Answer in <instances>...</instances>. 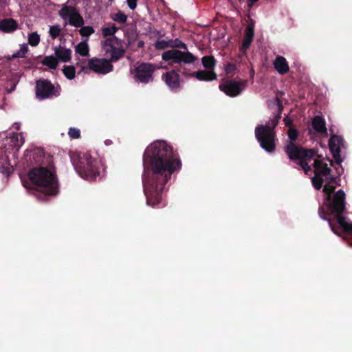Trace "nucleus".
Masks as SVG:
<instances>
[{"label": "nucleus", "mask_w": 352, "mask_h": 352, "mask_svg": "<svg viewBox=\"0 0 352 352\" xmlns=\"http://www.w3.org/2000/svg\"><path fill=\"white\" fill-rule=\"evenodd\" d=\"M181 166H182V162L179 158H177V171L181 168Z\"/></svg>", "instance_id": "nucleus-48"}, {"label": "nucleus", "mask_w": 352, "mask_h": 352, "mask_svg": "<svg viewBox=\"0 0 352 352\" xmlns=\"http://www.w3.org/2000/svg\"><path fill=\"white\" fill-rule=\"evenodd\" d=\"M68 134L72 138H79L80 137V130L76 128H70Z\"/></svg>", "instance_id": "nucleus-41"}, {"label": "nucleus", "mask_w": 352, "mask_h": 352, "mask_svg": "<svg viewBox=\"0 0 352 352\" xmlns=\"http://www.w3.org/2000/svg\"><path fill=\"white\" fill-rule=\"evenodd\" d=\"M102 47L105 55H109L108 59L111 63L117 62L124 57L126 49L123 46V41L117 36L109 37L102 42Z\"/></svg>", "instance_id": "nucleus-6"}, {"label": "nucleus", "mask_w": 352, "mask_h": 352, "mask_svg": "<svg viewBox=\"0 0 352 352\" xmlns=\"http://www.w3.org/2000/svg\"><path fill=\"white\" fill-rule=\"evenodd\" d=\"M255 137L261 147L267 153L276 149V133L268 126L258 125L255 129Z\"/></svg>", "instance_id": "nucleus-7"}, {"label": "nucleus", "mask_w": 352, "mask_h": 352, "mask_svg": "<svg viewBox=\"0 0 352 352\" xmlns=\"http://www.w3.org/2000/svg\"><path fill=\"white\" fill-rule=\"evenodd\" d=\"M155 66L148 63H142L136 67L131 73L136 82L147 84L153 80Z\"/></svg>", "instance_id": "nucleus-11"}, {"label": "nucleus", "mask_w": 352, "mask_h": 352, "mask_svg": "<svg viewBox=\"0 0 352 352\" xmlns=\"http://www.w3.org/2000/svg\"><path fill=\"white\" fill-rule=\"evenodd\" d=\"M111 18L114 21L121 24H124L127 21V16L120 10L116 13L112 14Z\"/></svg>", "instance_id": "nucleus-29"}, {"label": "nucleus", "mask_w": 352, "mask_h": 352, "mask_svg": "<svg viewBox=\"0 0 352 352\" xmlns=\"http://www.w3.org/2000/svg\"><path fill=\"white\" fill-rule=\"evenodd\" d=\"M179 49H183L184 50V51H188L186 45L177 38V50Z\"/></svg>", "instance_id": "nucleus-44"}, {"label": "nucleus", "mask_w": 352, "mask_h": 352, "mask_svg": "<svg viewBox=\"0 0 352 352\" xmlns=\"http://www.w3.org/2000/svg\"><path fill=\"white\" fill-rule=\"evenodd\" d=\"M204 67L209 71H214L216 60L213 56H205L201 58Z\"/></svg>", "instance_id": "nucleus-25"}, {"label": "nucleus", "mask_w": 352, "mask_h": 352, "mask_svg": "<svg viewBox=\"0 0 352 352\" xmlns=\"http://www.w3.org/2000/svg\"><path fill=\"white\" fill-rule=\"evenodd\" d=\"M40 42V36L36 32L29 34L28 43L32 46H36Z\"/></svg>", "instance_id": "nucleus-34"}, {"label": "nucleus", "mask_w": 352, "mask_h": 352, "mask_svg": "<svg viewBox=\"0 0 352 352\" xmlns=\"http://www.w3.org/2000/svg\"><path fill=\"white\" fill-rule=\"evenodd\" d=\"M59 15L65 20L68 18L69 25L76 28H80L84 25L82 16L74 6L64 5L59 10Z\"/></svg>", "instance_id": "nucleus-12"}, {"label": "nucleus", "mask_w": 352, "mask_h": 352, "mask_svg": "<svg viewBox=\"0 0 352 352\" xmlns=\"http://www.w3.org/2000/svg\"><path fill=\"white\" fill-rule=\"evenodd\" d=\"M342 144L343 139L342 137L337 135H331L329 140V150L333 155L336 163L339 166H341V163L343 161L340 156V149Z\"/></svg>", "instance_id": "nucleus-15"}, {"label": "nucleus", "mask_w": 352, "mask_h": 352, "mask_svg": "<svg viewBox=\"0 0 352 352\" xmlns=\"http://www.w3.org/2000/svg\"><path fill=\"white\" fill-rule=\"evenodd\" d=\"M176 45H171L172 50L164 52L162 54V59L168 61L170 60L172 63H176Z\"/></svg>", "instance_id": "nucleus-27"}, {"label": "nucleus", "mask_w": 352, "mask_h": 352, "mask_svg": "<svg viewBox=\"0 0 352 352\" xmlns=\"http://www.w3.org/2000/svg\"><path fill=\"white\" fill-rule=\"evenodd\" d=\"M314 176L311 178L313 186L316 190H320L323 186L325 179L331 175V170L324 162V158L321 155L320 157H316L313 163Z\"/></svg>", "instance_id": "nucleus-8"}, {"label": "nucleus", "mask_w": 352, "mask_h": 352, "mask_svg": "<svg viewBox=\"0 0 352 352\" xmlns=\"http://www.w3.org/2000/svg\"><path fill=\"white\" fill-rule=\"evenodd\" d=\"M43 65L49 67L52 69H56L58 66V60L53 56H47L41 61Z\"/></svg>", "instance_id": "nucleus-26"}, {"label": "nucleus", "mask_w": 352, "mask_h": 352, "mask_svg": "<svg viewBox=\"0 0 352 352\" xmlns=\"http://www.w3.org/2000/svg\"><path fill=\"white\" fill-rule=\"evenodd\" d=\"M138 0H126L127 5L131 10H135L137 7Z\"/></svg>", "instance_id": "nucleus-43"}, {"label": "nucleus", "mask_w": 352, "mask_h": 352, "mask_svg": "<svg viewBox=\"0 0 352 352\" xmlns=\"http://www.w3.org/2000/svg\"><path fill=\"white\" fill-rule=\"evenodd\" d=\"M162 79L171 89H175L176 88V69H173L163 74Z\"/></svg>", "instance_id": "nucleus-23"}, {"label": "nucleus", "mask_w": 352, "mask_h": 352, "mask_svg": "<svg viewBox=\"0 0 352 352\" xmlns=\"http://www.w3.org/2000/svg\"><path fill=\"white\" fill-rule=\"evenodd\" d=\"M81 28L79 30V34L82 37H86L87 38L94 33L95 30L91 26H81Z\"/></svg>", "instance_id": "nucleus-32"}, {"label": "nucleus", "mask_w": 352, "mask_h": 352, "mask_svg": "<svg viewBox=\"0 0 352 352\" xmlns=\"http://www.w3.org/2000/svg\"><path fill=\"white\" fill-rule=\"evenodd\" d=\"M345 198L344 190H338L328 204L327 208L331 214L335 215L338 224L343 231L352 235V223H348L346 218L342 215L345 210Z\"/></svg>", "instance_id": "nucleus-5"}, {"label": "nucleus", "mask_w": 352, "mask_h": 352, "mask_svg": "<svg viewBox=\"0 0 352 352\" xmlns=\"http://www.w3.org/2000/svg\"><path fill=\"white\" fill-rule=\"evenodd\" d=\"M182 74L188 76L195 77L200 81H212L217 78V75L214 71L199 70L197 72H190L188 68H184Z\"/></svg>", "instance_id": "nucleus-16"}, {"label": "nucleus", "mask_w": 352, "mask_h": 352, "mask_svg": "<svg viewBox=\"0 0 352 352\" xmlns=\"http://www.w3.org/2000/svg\"><path fill=\"white\" fill-rule=\"evenodd\" d=\"M280 118V115H277L267 123H266L264 126H268L272 131H274V128L277 126L279 122V119Z\"/></svg>", "instance_id": "nucleus-39"}, {"label": "nucleus", "mask_w": 352, "mask_h": 352, "mask_svg": "<svg viewBox=\"0 0 352 352\" xmlns=\"http://www.w3.org/2000/svg\"><path fill=\"white\" fill-rule=\"evenodd\" d=\"M118 30V28L116 26L115 24H112L111 26H108L102 28V35L105 37L107 36H116L115 34Z\"/></svg>", "instance_id": "nucleus-30"}, {"label": "nucleus", "mask_w": 352, "mask_h": 352, "mask_svg": "<svg viewBox=\"0 0 352 352\" xmlns=\"http://www.w3.org/2000/svg\"><path fill=\"white\" fill-rule=\"evenodd\" d=\"M274 67L280 74H285L288 72L289 67L288 63L283 56H278L274 61Z\"/></svg>", "instance_id": "nucleus-20"}, {"label": "nucleus", "mask_w": 352, "mask_h": 352, "mask_svg": "<svg viewBox=\"0 0 352 352\" xmlns=\"http://www.w3.org/2000/svg\"><path fill=\"white\" fill-rule=\"evenodd\" d=\"M236 69V65L232 63H228L225 68V71L227 74H234Z\"/></svg>", "instance_id": "nucleus-42"}, {"label": "nucleus", "mask_w": 352, "mask_h": 352, "mask_svg": "<svg viewBox=\"0 0 352 352\" xmlns=\"http://www.w3.org/2000/svg\"><path fill=\"white\" fill-rule=\"evenodd\" d=\"M124 36L126 38V45L127 47L131 45L137 38V35H135L133 34H130L128 32L124 33Z\"/></svg>", "instance_id": "nucleus-40"}, {"label": "nucleus", "mask_w": 352, "mask_h": 352, "mask_svg": "<svg viewBox=\"0 0 352 352\" xmlns=\"http://www.w3.org/2000/svg\"><path fill=\"white\" fill-rule=\"evenodd\" d=\"M170 46L169 42L165 40H157L155 43V47L157 50H164Z\"/></svg>", "instance_id": "nucleus-38"}, {"label": "nucleus", "mask_w": 352, "mask_h": 352, "mask_svg": "<svg viewBox=\"0 0 352 352\" xmlns=\"http://www.w3.org/2000/svg\"><path fill=\"white\" fill-rule=\"evenodd\" d=\"M284 122L287 126L290 127V126L292 124L293 122L291 118H289V117L287 116L284 118Z\"/></svg>", "instance_id": "nucleus-45"}, {"label": "nucleus", "mask_w": 352, "mask_h": 352, "mask_svg": "<svg viewBox=\"0 0 352 352\" xmlns=\"http://www.w3.org/2000/svg\"><path fill=\"white\" fill-rule=\"evenodd\" d=\"M312 127L318 133L327 134V129L324 118L320 116H316L312 120Z\"/></svg>", "instance_id": "nucleus-21"}, {"label": "nucleus", "mask_w": 352, "mask_h": 352, "mask_svg": "<svg viewBox=\"0 0 352 352\" xmlns=\"http://www.w3.org/2000/svg\"><path fill=\"white\" fill-rule=\"evenodd\" d=\"M245 81L227 80L221 83L219 86V89L230 97H236L239 96L245 87Z\"/></svg>", "instance_id": "nucleus-13"}, {"label": "nucleus", "mask_w": 352, "mask_h": 352, "mask_svg": "<svg viewBox=\"0 0 352 352\" xmlns=\"http://www.w3.org/2000/svg\"><path fill=\"white\" fill-rule=\"evenodd\" d=\"M254 36V24L249 23L246 26L245 29L244 37L242 41V44L241 46V50L245 51L247 50L251 43H252L253 38Z\"/></svg>", "instance_id": "nucleus-17"}, {"label": "nucleus", "mask_w": 352, "mask_h": 352, "mask_svg": "<svg viewBox=\"0 0 352 352\" xmlns=\"http://www.w3.org/2000/svg\"><path fill=\"white\" fill-rule=\"evenodd\" d=\"M177 79L179 78V75L177 74ZM179 84V82H177V85Z\"/></svg>", "instance_id": "nucleus-50"}, {"label": "nucleus", "mask_w": 352, "mask_h": 352, "mask_svg": "<svg viewBox=\"0 0 352 352\" xmlns=\"http://www.w3.org/2000/svg\"><path fill=\"white\" fill-rule=\"evenodd\" d=\"M182 64L192 65L194 67L199 65L198 58L188 51H182L177 50V72L182 73L185 67H182Z\"/></svg>", "instance_id": "nucleus-14"}, {"label": "nucleus", "mask_w": 352, "mask_h": 352, "mask_svg": "<svg viewBox=\"0 0 352 352\" xmlns=\"http://www.w3.org/2000/svg\"><path fill=\"white\" fill-rule=\"evenodd\" d=\"M60 89V87L56 88L51 81L47 79L40 78L36 82V96L39 100H44L52 96H58Z\"/></svg>", "instance_id": "nucleus-10"}, {"label": "nucleus", "mask_w": 352, "mask_h": 352, "mask_svg": "<svg viewBox=\"0 0 352 352\" xmlns=\"http://www.w3.org/2000/svg\"><path fill=\"white\" fill-rule=\"evenodd\" d=\"M113 70V65L111 62L104 58H92L88 60L87 66H82L80 72L89 74L92 71L96 74L105 75Z\"/></svg>", "instance_id": "nucleus-9"}, {"label": "nucleus", "mask_w": 352, "mask_h": 352, "mask_svg": "<svg viewBox=\"0 0 352 352\" xmlns=\"http://www.w3.org/2000/svg\"><path fill=\"white\" fill-rule=\"evenodd\" d=\"M327 160L330 162L331 166L333 165V162L331 160H330L329 158H327Z\"/></svg>", "instance_id": "nucleus-49"}, {"label": "nucleus", "mask_w": 352, "mask_h": 352, "mask_svg": "<svg viewBox=\"0 0 352 352\" xmlns=\"http://www.w3.org/2000/svg\"><path fill=\"white\" fill-rule=\"evenodd\" d=\"M336 177H329L327 179H325L326 182L325 185L323 188V192L325 193L327 197L326 199L329 201V203L332 201L331 195L334 192L335 186H333V184L336 182Z\"/></svg>", "instance_id": "nucleus-22"}, {"label": "nucleus", "mask_w": 352, "mask_h": 352, "mask_svg": "<svg viewBox=\"0 0 352 352\" xmlns=\"http://www.w3.org/2000/svg\"><path fill=\"white\" fill-rule=\"evenodd\" d=\"M69 155L74 169L82 178L94 180L100 175L102 166L100 160L88 152L69 151Z\"/></svg>", "instance_id": "nucleus-3"}, {"label": "nucleus", "mask_w": 352, "mask_h": 352, "mask_svg": "<svg viewBox=\"0 0 352 352\" xmlns=\"http://www.w3.org/2000/svg\"><path fill=\"white\" fill-rule=\"evenodd\" d=\"M23 186L29 190H35L43 197L56 195L59 184L54 167L38 166L29 170L27 177H21Z\"/></svg>", "instance_id": "nucleus-2"}, {"label": "nucleus", "mask_w": 352, "mask_h": 352, "mask_svg": "<svg viewBox=\"0 0 352 352\" xmlns=\"http://www.w3.org/2000/svg\"><path fill=\"white\" fill-rule=\"evenodd\" d=\"M18 28V23L12 18L3 19L0 21V30L5 33H10Z\"/></svg>", "instance_id": "nucleus-19"}, {"label": "nucleus", "mask_w": 352, "mask_h": 352, "mask_svg": "<svg viewBox=\"0 0 352 352\" xmlns=\"http://www.w3.org/2000/svg\"><path fill=\"white\" fill-rule=\"evenodd\" d=\"M63 72L65 76L69 80H72L75 78L76 69L73 65H65L63 69Z\"/></svg>", "instance_id": "nucleus-28"}, {"label": "nucleus", "mask_w": 352, "mask_h": 352, "mask_svg": "<svg viewBox=\"0 0 352 352\" xmlns=\"http://www.w3.org/2000/svg\"><path fill=\"white\" fill-rule=\"evenodd\" d=\"M88 38L81 41L75 47V51L80 56H87L89 55V48L87 44Z\"/></svg>", "instance_id": "nucleus-24"}, {"label": "nucleus", "mask_w": 352, "mask_h": 352, "mask_svg": "<svg viewBox=\"0 0 352 352\" xmlns=\"http://www.w3.org/2000/svg\"><path fill=\"white\" fill-rule=\"evenodd\" d=\"M318 213H319V215L320 216V217L324 220H327V219L326 218V213H325V211H324V209L323 207H319L318 208ZM328 221H329V226L331 229V230L335 233V234H338V232H336V229H335V227H334V225L332 222V221L331 219H328Z\"/></svg>", "instance_id": "nucleus-35"}, {"label": "nucleus", "mask_w": 352, "mask_h": 352, "mask_svg": "<svg viewBox=\"0 0 352 352\" xmlns=\"http://www.w3.org/2000/svg\"><path fill=\"white\" fill-rule=\"evenodd\" d=\"M60 31L59 25H53L50 27L49 33L50 36L54 39L59 36Z\"/></svg>", "instance_id": "nucleus-37"}, {"label": "nucleus", "mask_w": 352, "mask_h": 352, "mask_svg": "<svg viewBox=\"0 0 352 352\" xmlns=\"http://www.w3.org/2000/svg\"><path fill=\"white\" fill-rule=\"evenodd\" d=\"M287 135H288L289 138L291 140L289 142L294 143V142L296 141L298 139V130L296 129L290 127L288 129Z\"/></svg>", "instance_id": "nucleus-36"}, {"label": "nucleus", "mask_w": 352, "mask_h": 352, "mask_svg": "<svg viewBox=\"0 0 352 352\" xmlns=\"http://www.w3.org/2000/svg\"><path fill=\"white\" fill-rule=\"evenodd\" d=\"M54 54L57 60L64 63L69 62L72 58V50L61 45L55 47Z\"/></svg>", "instance_id": "nucleus-18"}, {"label": "nucleus", "mask_w": 352, "mask_h": 352, "mask_svg": "<svg viewBox=\"0 0 352 352\" xmlns=\"http://www.w3.org/2000/svg\"><path fill=\"white\" fill-rule=\"evenodd\" d=\"M44 157V151L43 149L36 148L34 150L32 159L36 164H41L43 162Z\"/></svg>", "instance_id": "nucleus-31"}, {"label": "nucleus", "mask_w": 352, "mask_h": 352, "mask_svg": "<svg viewBox=\"0 0 352 352\" xmlns=\"http://www.w3.org/2000/svg\"><path fill=\"white\" fill-rule=\"evenodd\" d=\"M28 50V46L26 45H23L17 52L13 54L12 56H9L8 59L12 60L16 58H25Z\"/></svg>", "instance_id": "nucleus-33"}, {"label": "nucleus", "mask_w": 352, "mask_h": 352, "mask_svg": "<svg viewBox=\"0 0 352 352\" xmlns=\"http://www.w3.org/2000/svg\"><path fill=\"white\" fill-rule=\"evenodd\" d=\"M276 102H277V105L278 107L279 110L281 111L283 108L281 101L278 98H276Z\"/></svg>", "instance_id": "nucleus-47"}, {"label": "nucleus", "mask_w": 352, "mask_h": 352, "mask_svg": "<svg viewBox=\"0 0 352 352\" xmlns=\"http://www.w3.org/2000/svg\"><path fill=\"white\" fill-rule=\"evenodd\" d=\"M144 41H139L137 45L138 48H143L144 47Z\"/></svg>", "instance_id": "nucleus-46"}, {"label": "nucleus", "mask_w": 352, "mask_h": 352, "mask_svg": "<svg viewBox=\"0 0 352 352\" xmlns=\"http://www.w3.org/2000/svg\"><path fill=\"white\" fill-rule=\"evenodd\" d=\"M142 184L147 204L156 205L162 199L165 184L176 170V158L172 147L165 141H155L145 150L143 157Z\"/></svg>", "instance_id": "nucleus-1"}, {"label": "nucleus", "mask_w": 352, "mask_h": 352, "mask_svg": "<svg viewBox=\"0 0 352 352\" xmlns=\"http://www.w3.org/2000/svg\"><path fill=\"white\" fill-rule=\"evenodd\" d=\"M285 151L289 160L296 162V164L301 167L306 175L312 170V166L309 164L311 160L316 157H320L316 150L313 148H305L298 146L296 143L288 142L285 146Z\"/></svg>", "instance_id": "nucleus-4"}]
</instances>
